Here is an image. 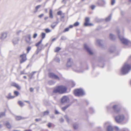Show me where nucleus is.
<instances>
[{
  "mask_svg": "<svg viewBox=\"0 0 131 131\" xmlns=\"http://www.w3.org/2000/svg\"><path fill=\"white\" fill-rule=\"evenodd\" d=\"M67 87L65 86H58L54 88L53 93H58L60 94H63L67 92Z\"/></svg>",
  "mask_w": 131,
  "mask_h": 131,
  "instance_id": "obj_1",
  "label": "nucleus"
},
{
  "mask_svg": "<svg viewBox=\"0 0 131 131\" xmlns=\"http://www.w3.org/2000/svg\"><path fill=\"white\" fill-rule=\"evenodd\" d=\"M131 69L130 66L126 63L122 69L121 72L123 74H126Z\"/></svg>",
  "mask_w": 131,
  "mask_h": 131,
  "instance_id": "obj_2",
  "label": "nucleus"
},
{
  "mask_svg": "<svg viewBox=\"0 0 131 131\" xmlns=\"http://www.w3.org/2000/svg\"><path fill=\"white\" fill-rule=\"evenodd\" d=\"M128 119V117L126 118L124 115L122 114L119 115L115 117V120L116 122L118 123H120L123 122L125 120L127 121Z\"/></svg>",
  "mask_w": 131,
  "mask_h": 131,
  "instance_id": "obj_3",
  "label": "nucleus"
},
{
  "mask_svg": "<svg viewBox=\"0 0 131 131\" xmlns=\"http://www.w3.org/2000/svg\"><path fill=\"white\" fill-rule=\"evenodd\" d=\"M74 95L76 96H80L84 95V92L82 89H75L74 92Z\"/></svg>",
  "mask_w": 131,
  "mask_h": 131,
  "instance_id": "obj_4",
  "label": "nucleus"
},
{
  "mask_svg": "<svg viewBox=\"0 0 131 131\" xmlns=\"http://www.w3.org/2000/svg\"><path fill=\"white\" fill-rule=\"evenodd\" d=\"M26 56L27 54H23L20 55L21 59L20 60V63H23L27 60Z\"/></svg>",
  "mask_w": 131,
  "mask_h": 131,
  "instance_id": "obj_5",
  "label": "nucleus"
},
{
  "mask_svg": "<svg viewBox=\"0 0 131 131\" xmlns=\"http://www.w3.org/2000/svg\"><path fill=\"white\" fill-rule=\"evenodd\" d=\"M90 20V18L89 17H86L85 18V22L84 23V25L85 26H91L93 25V24L89 23Z\"/></svg>",
  "mask_w": 131,
  "mask_h": 131,
  "instance_id": "obj_6",
  "label": "nucleus"
},
{
  "mask_svg": "<svg viewBox=\"0 0 131 131\" xmlns=\"http://www.w3.org/2000/svg\"><path fill=\"white\" fill-rule=\"evenodd\" d=\"M48 75L49 77L50 78L58 80H59L60 79L59 77L53 73H49Z\"/></svg>",
  "mask_w": 131,
  "mask_h": 131,
  "instance_id": "obj_7",
  "label": "nucleus"
},
{
  "mask_svg": "<svg viewBox=\"0 0 131 131\" xmlns=\"http://www.w3.org/2000/svg\"><path fill=\"white\" fill-rule=\"evenodd\" d=\"M31 37L30 35H28L25 36V40L26 43L29 45L31 44Z\"/></svg>",
  "mask_w": 131,
  "mask_h": 131,
  "instance_id": "obj_8",
  "label": "nucleus"
},
{
  "mask_svg": "<svg viewBox=\"0 0 131 131\" xmlns=\"http://www.w3.org/2000/svg\"><path fill=\"white\" fill-rule=\"evenodd\" d=\"M69 101L68 97L66 96H63L61 99V103H64L68 102Z\"/></svg>",
  "mask_w": 131,
  "mask_h": 131,
  "instance_id": "obj_9",
  "label": "nucleus"
},
{
  "mask_svg": "<svg viewBox=\"0 0 131 131\" xmlns=\"http://www.w3.org/2000/svg\"><path fill=\"white\" fill-rule=\"evenodd\" d=\"M42 41V39H41L35 44L36 46L37 47L38 49L39 50L42 49L43 47V45H41L40 47L39 46V45L41 43Z\"/></svg>",
  "mask_w": 131,
  "mask_h": 131,
  "instance_id": "obj_10",
  "label": "nucleus"
},
{
  "mask_svg": "<svg viewBox=\"0 0 131 131\" xmlns=\"http://www.w3.org/2000/svg\"><path fill=\"white\" fill-rule=\"evenodd\" d=\"M118 105H114L112 107L113 110L116 113H118L119 112L120 110L119 108H118Z\"/></svg>",
  "mask_w": 131,
  "mask_h": 131,
  "instance_id": "obj_11",
  "label": "nucleus"
},
{
  "mask_svg": "<svg viewBox=\"0 0 131 131\" xmlns=\"http://www.w3.org/2000/svg\"><path fill=\"white\" fill-rule=\"evenodd\" d=\"M119 38L122 42L124 44L126 45H127L129 41L127 40L126 39L123 38L119 36Z\"/></svg>",
  "mask_w": 131,
  "mask_h": 131,
  "instance_id": "obj_12",
  "label": "nucleus"
},
{
  "mask_svg": "<svg viewBox=\"0 0 131 131\" xmlns=\"http://www.w3.org/2000/svg\"><path fill=\"white\" fill-rule=\"evenodd\" d=\"M11 86L16 88L18 90L21 89V87L18 84L14 82H12L11 84Z\"/></svg>",
  "mask_w": 131,
  "mask_h": 131,
  "instance_id": "obj_13",
  "label": "nucleus"
},
{
  "mask_svg": "<svg viewBox=\"0 0 131 131\" xmlns=\"http://www.w3.org/2000/svg\"><path fill=\"white\" fill-rule=\"evenodd\" d=\"M84 47L90 54H93V52L88 46L86 44L84 45Z\"/></svg>",
  "mask_w": 131,
  "mask_h": 131,
  "instance_id": "obj_14",
  "label": "nucleus"
},
{
  "mask_svg": "<svg viewBox=\"0 0 131 131\" xmlns=\"http://www.w3.org/2000/svg\"><path fill=\"white\" fill-rule=\"evenodd\" d=\"M6 97L8 99H12L14 98L15 97V96L12 95L11 93H9L6 96Z\"/></svg>",
  "mask_w": 131,
  "mask_h": 131,
  "instance_id": "obj_15",
  "label": "nucleus"
},
{
  "mask_svg": "<svg viewBox=\"0 0 131 131\" xmlns=\"http://www.w3.org/2000/svg\"><path fill=\"white\" fill-rule=\"evenodd\" d=\"M105 2L102 0H99L97 3V4L100 6H102L105 4Z\"/></svg>",
  "mask_w": 131,
  "mask_h": 131,
  "instance_id": "obj_16",
  "label": "nucleus"
},
{
  "mask_svg": "<svg viewBox=\"0 0 131 131\" xmlns=\"http://www.w3.org/2000/svg\"><path fill=\"white\" fill-rule=\"evenodd\" d=\"M52 11L51 9H50L49 12V17L51 18H52L53 17Z\"/></svg>",
  "mask_w": 131,
  "mask_h": 131,
  "instance_id": "obj_17",
  "label": "nucleus"
},
{
  "mask_svg": "<svg viewBox=\"0 0 131 131\" xmlns=\"http://www.w3.org/2000/svg\"><path fill=\"white\" fill-rule=\"evenodd\" d=\"M70 105H68L67 106L63 107L61 108V109L62 111H65V110L69 107L70 106Z\"/></svg>",
  "mask_w": 131,
  "mask_h": 131,
  "instance_id": "obj_18",
  "label": "nucleus"
},
{
  "mask_svg": "<svg viewBox=\"0 0 131 131\" xmlns=\"http://www.w3.org/2000/svg\"><path fill=\"white\" fill-rule=\"evenodd\" d=\"M14 95H15L14 96L15 97H17L19 95V93L18 92L16 91H14Z\"/></svg>",
  "mask_w": 131,
  "mask_h": 131,
  "instance_id": "obj_19",
  "label": "nucleus"
},
{
  "mask_svg": "<svg viewBox=\"0 0 131 131\" xmlns=\"http://www.w3.org/2000/svg\"><path fill=\"white\" fill-rule=\"evenodd\" d=\"M2 38H6L7 36L6 33H3L2 34Z\"/></svg>",
  "mask_w": 131,
  "mask_h": 131,
  "instance_id": "obj_20",
  "label": "nucleus"
},
{
  "mask_svg": "<svg viewBox=\"0 0 131 131\" xmlns=\"http://www.w3.org/2000/svg\"><path fill=\"white\" fill-rule=\"evenodd\" d=\"M5 125L8 128H10L11 127V125L8 122H7Z\"/></svg>",
  "mask_w": 131,
  "mask_h": 131,
  "instance_id": "obj_21",
  "label": "nucleus"
},
{
  "mask_svg": "<svg viewBox=\"0 0 131 131\" xmlns=\"http://www.w3.org/2000/svg\"><path fill=\"white\" fill-rule=\"evenodd\" d=\"M113 128L112 127L110 126H108L107 130V131H113Z\"/></svg>",
  "mask_w": 131,
  "mask_h": 131,
  "instance_id": "obj_22",
  "label": "nucleus"
},
{
  "mask_svg": "<svg viewBox=\"0 0 131 131\" xmlns=\"http://www.w3.org/2000/svg\"><path fill=\"white\" fill-rule=\"evenodd\" d=\"M41 36L42 38V40L43 39H44L46 36V34L44 32H42L41 34Z\"/></svg>",
  "mask_w": 131,
  "mask_h": 131,
  "instance_id": "obj_23",
  "label": "nucleus"
},
{
  "mask_svg": "<svg viewBox=\"0 0 131 131\" xmlns=\"http://www.w3.org/2000/svg\"><path fill=\"white\" fill-rule=\"evenodd\" d=\"M18 104L21 106H23L24 105V104L21 101H19L18 102Z\"/></svg>",
  "mask_w": 131,
  "mask_h": 131,
  "instance_id": "obj_24",
  "label": "nucleus"
},
{
  "mask_svg": "<svg viewBox=\"0 0 131 131\" xmlns=\"http://www.w3.org/2000/svg\"><path fill=\"white\" fill-rule=\"evenodd\" d=\"M75 85V84L73 82H72L70 83V86L72 88L74 87Z\"/></svg>",
  "mask_w": 131,
  "mask_h": 131,
  "instance_id": "obj_25",
  "label": "nucleus"
},
{
  "mask_svg": "<svg viewBox=\"0 0 131 131\" xmlns=\"http://www.w3.org/2000/svg\"><path fill=\"white\" fill-rule=\"evenodd\" d=\"M5 112H2L0 113V117L5 116Z\"/></svg>",
  "mask_w": 131,
  "mask_h": 131,
  "instance_id": "obj_26",
  "label": "nucleus"
},
{
  "mask_svg": "<svg viewBox=\"0 0 131 131\" xmlns=\"http://www.w3.org/2000/svg\"><path fill=\"white\" fill-rule=\"evenodd\" d=\"M61 49L59 47H57L56 48L54 52H58Z\"/></svg>",
  "mask_w": 131,
  "mask_h": 131,
  "instance_id": "obj_27",
  "label": "nucleus"
},
{
  "mask_svg": "<svg viewBox=\"0 0 131 131\" xmlns=\"http://www.w3.org/2000/svg\"><path fill=\"white\" fill-rule=\"evenodd\" d=\"M21 117L20 116H17L16 117V120H19L21 119Z\"/></svg>",
  "mask_w": 131,
  "mask_h": 131,
  "instance_id": "obj_28",
  "label": "nucleus"
},
{
  "mask_svg": "<svg viewBox=\"0 0 131 131\" xmlns=\"http://www.w3.org/2000/svg\"><path fill=\"white\" fill-rule=\"evenodd\" d=\"M31 47H27V48L26 49V50L27 51V53H28L30 50H31Z\"/></svg>",
  "mask_w": 131,
  "mask_h": 131,
  "instance_id": "obj_29",
  "label": "nucleus"
},
{
  "mask_svg": "<svg viewBox=\"0 0 131 131\" xmlns=\"http://www.w3.org/2000/svg\"><path fill=\"white\" fill-rule=\"evenodd\" d=\"M54 83L52 81H49L48 82V84L49 85H51L54 84Z\"/></svg>",
  "mask_w": 131,
  "mask_h": 131,
  "instance_id": "obj_30",
  "label": "nucleus"
},
{
  "mask_svg": "<svg viewBox=\"0 0 131 131\" xmlns=\"http://www.w3.org/2000/svg\"><path fill=\"white\" fill-rule=\"evenodd\" d=\"M69 28L68 27H67L63 31V32H65L67 31H69Z\"/></svg>",
  "mask_w": 131,
  "mask_h": 131,
  "instance_id": "obj_31",
  "label": "nucleus"
},
{
  "mask_svg": "<svg viewBox=\"0 0 131 131\" xmlns=\"http://www.w3.org/2000/svg\"><path fill=\"white\" fill-rule=\"evenodd\" d=\"M45 30L46 32V33L49 32L51 31V30L48 28L45 29Z\"/></svg>",
  "mask_w": 131,
  "mask_h": 131,
  "instance_id": "obj_32",
  "label": "nucleus"
},
{
  "mask_svg": "<svg viewBox=\"0 0 131 131\" xmlns=\"http://www.w3.org/2000/svg\"><path fill=\"white\" fill-rule=\"evenodd\" d=\"M79 25V23L78 22H76L75 23L73 24V26H78Z\"/></svg>",
  "mask_w": 131,
  "mask_h": 131,
  "instance_id": "obj_33",
  "label": "nucleus"
},
{
  "mask_svg": "<svg viewBox=\"0 0 131 131\" xmlns=\"http://www.w3.org/2000/svg\"><path fill=\"white\" fill-rule=\"evenodd\" d=\"M111 19V17H109L106 18L105 19V20L106 21H110Z\"/></svg>",
  "mask_w": 131,
  "mask_h": 131,
  "instance_id": "obj_34",
  "label": "nucleus"
},
{
  "mask_svg": "<svg viewBox=\"0 0 131 131\" xmlns=\"http://www.w3.org/2000/svg\"><path fill=\"white\" fill-rule=\"evenodd\" d=\"M64 118L66 119L67 122H69V119L68 118V116L67 115H65L64 116Z\"/></svg>",
  "mask_w": 131,
  "mask_h": 131,
  "instance_id": "obj_35",
  "label": "nucleus"
},
{
  "mask_svg": "<svg viewBox=\"0 0 131 131\" xmlns=\"http://www.w3.org/2000/svg\"><path fill=\"white\" fill-rule=\"evenodd\" d=\"M44 115H48L49 113V112L48 111H45L43 113Z\"/></svg>",
  "mask_w": 131,
  "mask_h": 131,
  "instance_id": "obj_36",
  "label": "nucleus"
},
{
  "mask_svg": "<svg viewBox=\"0 0 131 131\" xmlns=\"http://www.w3.org/2000/svg\"><path fill=\"white\" fill-rule=\"evenodd\" d=\"M62 14V12L61 11H59L57 13V14L58 15H61Z\"/></svg>",
  "mask_w": 131,
  "mask_h": 131,
  "instance_id": "obj_37",
  "label": "nucleus"
},
{
  "mask_svg": "<svg viewBox=\"0 0 131 131\" xmlns=\"http://www.w3.org/2000/svg\"><path fill=\"white\" fill-rule=\"evenodd\" d=\"M47 126L49 128H50L52 126V124L50 123H48Z\"/></svg>",
  "mask_w": 131,
  "mask_h": 131,
  "instance_id": "obj_38",
  "label": "nucleus"
},
{
  "mask_svg": "<svg viewBox=\"0 0 131 131\" xmlns=\"http://www.w3.org/2000/svg\"><path fill=\"white\" fill-rule=\"evenodd\" d=\"M95 7V6L94 5H92L90 6L91 8L92 9H94Z\"/></svg>",
  "mask_w": 131,
  "mask_h": 131,
  "instance_id": "obj_39",
  "label": "nucleus"
},
{
  "mask_svg": "<svg viewBox=\"0 0 131 131\" xmlns=\"http://www.w3.org/2000/svg\"><path fill=\"white\" fill-rule=\"evenodd\" d=\"M41 6V5H39L37 6L35 8L36 9V10H37Z\"/></svg>",
  "mask_w": 131,
  "mask_h": 131,
  "instance_id": "obj_40",
  "label": "nucleus"
},
{
  "mask_svg": "<svg viewBox=\"0 0 131 131\" xmlns=\"http://www.w3.org/2000/svg\"><path fill=\"white\" fill-rule=\"evenodd\" d=\"M115 3V0H111V5H113Z\"/></svg>",
  "mask_w": 131,
  "mask_h": 131,
  "instance_id": "obj_41",
  "label": "nucleus"
},
{
  "mask_svg": "<svg viewBox=\"0 0 131 131\" xmlns=\"http://www.w3.org/2000/svg\"><path fill=\"white\" fill-rule=\"evenodd\" d=\"M37 36V34L36 33L34 34L33 35V38H36Z\"/></svg>",
  "mask_w": 131,
  "mask_h": 131,
  "instance_id": "obj_42",
  "label": "nucleus"
},
{
  "mask_svg": "<svg viewBox=\"0 0 131 131\" xmlns=\"http://www.w3.org/2000/svg\"><path fill=\"white\" fill-rule=\"evenodd\" d=\"M43 16H44V14H41L40 15H39L38 17L39 18H41Z\"/></svg>",
  "mask_w": 131,
  "mask_h": 131,
  "instance_id": "obj_43",
  "label": "nucleus"
},
{
  "mask_svg": "<svg viewBox=\"0 0 131 131\" xmlns=\"http://www.w3.org/2000/svg\"><path fill=\"white\" fill-rule=\"evenodd\" d=\"M113 35L112 34H111L110 35V38H111V39H112L113 38Z\"/></svg>",
  "mask_w": 131,
  "mask_h": 131,
  "instance_id": "obj_44",
  "label": "nucleus"
},
{
  "mask_svg": "<svg viewBox=\"0 0 131 131\" xmlns=\"http://www.w3.org/2000/svg\"><path fill=\"white\" fill-rule=\"evenodd\" d=\"M78 127L77 125H74L73 126V128L74 129H77L78 128Z\"/></svg>",
  "mask_w": 131,
  "mask_h": 131,
  "instance_id": "obj_45",
  "label": "nucleus"
},
{
  "mask_svg": "<svg viewBox=\"0 0 131 131\" xmlns=\"http://www.w3.org/2000/svg\"><path fill=\"white\" fill-rule=\"evenodd\" d=\"M56 25H52L51 26V27L53 29L56 26Z\"/></svg>",
  "mask_w": 131,
  "mask_h": 131,
  "instance_id": "obj_46",
  "label": "nucleus"
},
{
  "mask_svg": "<svg viewBox=\"0 0 131 131\" xmlns=\"http://www.w3.org/2000/svg\"><path fill=\"white\" fill-rule=\"evenodd\" d=\"M30 90L31 92H32L34 90V89L32 88H31L30 89Z\"/></svg>",
  "mask_w": 131,
  "mask_h": 131,
  "instance_id": "obj_47",
  "label": "nucleus"
},
{
  "mask_svg": "<svg viewBox=\"0 0 131 131\" xmlns=\"http://www.w3.org/2000/svg\"><path fill=\"white\" fill-rule=\"evenodd\" d=\"M73 26H74L73 25H70L69 26V27H68V28H69V29L70 28H72L73 27Z\"/></svg>",
  "mask_w": 131,
  "mask_h": 131,
  "instance_id": "obj_48",
  "label": "nucleus"
},
{
  "mask_svg": "<svg viewBox=\"0 0 131 131\" xmlns=\"http://www.w3.org/2000/svg\"><path fill=\"white\" fill-rule=\"evenodd\" d=\"M59 114V112L57 110L55 111V114Z\"/></svg>",
  "mask_w": 131,
  "mask_h": 131,
  "instance_id": "obj_49",
  "label": "nucleus"
},
{
  "mask_svg": "<svg viewBox=\"0 0 131 131\" xmlns=\"http://www.w3.org/2000/svg\"><path fill=\"white\" fill-rule=\"evenodd\" d=\"M40 120H41V119H35V121L36 122L38 121H40Z\"/></svg>",
  "mask_w": 131,
  "mask_h": 131,
  "instance_id": "obj_50",
  "label": "nucleus"
},
{
  "mask_svg": "<svg viewBox=\"0 0 131 131\" xmlns=\"http://www.w3.org/2000/svg\"><path fill=\"white\" fill-rule=\"evenodd\" d=\"M71 60V59H69L67 61V63H69V62H70Z\"/></svg>",
  "mask_w": 131,
  "mask_h": 131,
  "instance_id": "obj_51",
  "label": "nucleus"
},
{
  "mask_svg": "<svg viewBox=\"0 0 131 131\" xmlns=\"http://www.w3.org/2000/svg\"><path fill=\"white\" fill-rule=\"evenodd\" d=\"M68 1V0H63V1H62V2H64L65 3H66L67 1Z\"/></svg>",
  "mask_w": 131,
  "mask_h": 131,
  "instance_id": "obj_52",
  "label": "nucleus"
},
{
  "mask_svg": "<svg viewBox=\"0 0 131 131\" xmlns=\"http://www.w3.org/2000/svg\"><path fill=\"white\" fill-rule=\"evenodd\" d=\"M115 128L116 130H119V128L117 127H116Z\"/></svg>",
  "mask_w": 131,
  "mask_h": 131,
  "instance_id": "obj_53",
  "label": "nucleus"
},
{
  "mask_svg": "<svg viewBox=\"0 0 131 131\" xmlns=\"http://www.w3.org/2000/svg\"><path fill=\"white\" fill-rule=\"evenodd\" d=\"M48 18V17H45L44 18V19L45 20H47Z\"/></svg>",
  "mask_w": 131,
  "mask_h": 131,
  "instance_id": "obj_54",
  "label": "nucleus"
},
{
  "mask_svg": "<svg viewBox=\"0 0 131 131\" xmlns=\"http://www.w3.org/2000/svg\"><path fill=\"white\" fill-rule=\"evenodd\" d=\"M25 102H27V103H30V102L29 101H25Z\"/></svg>",
  "mask_w": 131,
  "mask_h": 131,
  "instance_id": "obj_55",
  "label": "nucleus"
},
{
  "mask_svg": "<svg viewBox=\"0 0 131 131\" xmlns=\"http://www.w3.org/2000/svg\"><path fill=\"white\" fill-rule=\"evenodd\" d=\"M129 60H131V56H130L129 57Z\"/></svg>",
  "mask_w": 131,
  "mask_h": 131,
  "instance_id": "obj_56",
  "label": "nucleus"
},
{
  "mask_svg": "<svg viewBox=\"0 0 131 131\" xmlns=\"http://www.w3.org/2000/svg\"><path fill=\"white\" fill-rule=\"evenodd\" d=\"M56 39V38H54L53 39H52V41H53L54 40H55V39Z\"/></svg>",
  "mask_w": 131,
  "mask_h": 131,
  "instance_id": "obj_57",
  "label": "nucleus"
},
{
  "mask_svg": "<svg viewBox=\"0 0 131 131\" xmlns=\"http://www.w3.org/2000/svg\"><path fill=\"white\" fill-rule=\"evenodd\" d=\"M23 77L25 79H26L27 78V77H26V76H24Z\"/></svg>",
  "mask_w": 131,
  "mask_h": 131,
  "instance_id": "obj_58",
  "label": "nucleus"
},
{
  "mask_svg": "<svg viewBox=\"0 0 131 131\" xmlns=\"http://www.w3.org/2000/svg\"><path fill=\"white\" fill-rule=\"evenodd\" d=\"M24 131H31V130L30 129H29L27 130H24Z\"/></svg>",
  "mask_w": 131,
  "mask_h": 131,
  "instance_id": "obj_59",
  "label": "nucleus"
},
{
  "mask_svg": "<svg viewBox=\"0 0 131 131\" xmlns=\"http://www.w3.org/2000/svg\"><path fill=\"white\" fill-rule=\"evenodd\" d=\"M1 125H0V128H1Z\"/></svg>",
  "mask_w": 131,
  "mask_h": 131,
  "instance_id": "obj_60",
  "label": "nucleus"
},
{
  "mask_svg": "<svg viewBox=\"0 0 131 131\" xmlns=\"http://www.w3.org/2000/svg\"><path fill=\"white\" fill-rule=\"evenodd\" d=\"M47 9H46V12L47 11Z\"/></svg>",
  "mask_w": 131,
  "mask_h": 131,
  "instance_id": "obj_61",
  "label": "nucleus"
},
{
  "mask_svg": "<svg viewBox=\"0 0 131 131\" xmlns=\"http://www.w3.org/2000/svg\"><path fill=\"white\" fill-rule=\"evenodd\" d=\"M39 1H40V0H39Z\"/></svg>",
  "mask_w": 131,
  "mask_h": 131,
  "instance_id": "obj_62",
  "label": "nucleus"
}]
</instances>
